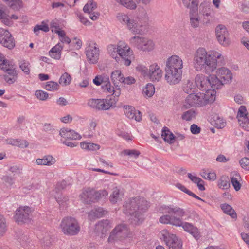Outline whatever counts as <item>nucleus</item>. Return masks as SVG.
<instances>
[{
    "instance_id": "1",
    "label": "nucleus",
    "mask_w": 249,
    "mask_h": 249,
    "mask_svg": "<svg viewBox=\"0 0 249 249\" xmlns=\"http://www.w3.org/2000/svg\"><path fill=\"white\" fill-rule=\"evenodd\" d=\"M158 211L163 214L159 218L160 223L175 227H181L196 240L200 238V233L196 227L190 223L183 221V218L186 220H189L190 218L187 211L183 208L174 205H162L160 206Z\"/></svg>"
},
{
    "instance_id": "2",
    "label": "nucleus",
    "mask_w": 249,
    "mask_h": 249,
    "mask_svg": "<svg viewBox=\"0 0 249 249\" xmlns=\"http://www.w3.org/2000/svg\"><path fill=\"white\" fill-rule=\"evenodd\" d=\"M193 63L196 71L209 74L215 71L218 65H224L225 58L218 52H207L205 48L199 47L194 53Z\"/></svg>"
},
{
    "instance_id": "3",
    "label": "nucleus",
    "mask_w": 249,
    "mask_h": 249,
    "mask_svg": "<svg viewBox=\"0 0 249 249\" xmlns=\"http://www.w3.org/2000/svg\"><path fill=\"white\" fill-rule=\"evenodd\" d=\"M117 18L133 35H143L148 31L149 17L145 10L139 11L131 17L120 13L117 14Z\"/></svg>"
},
{
    "instance_id": "4",
    "label": "nucleus",
    "mask_w": 249,
    "mask_h": 249,
    "mask_svg": "<svg viewBox=\"0 0 249 249\" xmlns=\"http://www.w3.org/2000/svg\"><path fill=\"white\" fill-rule=\"evenodd\" d=\"M149 207V203L144 198L132 197L124 202L122 212L129 217L131 223L139 225L143 220V214L146 212Z\"/></svg>"
},
{
    "instance_id": "5",
    "label": "nucleus",
    "mask_w": 249,
    "mask_h": 249,
    "mask_svg": "<svg viewBox=\"0 0 249 249\" xmlns=\"http://www.w3.org/2000/svg\"><path fill=\"white\" fill-rule=\"evenodd\" d=\"M107 50L109 55L116 61L121 59V62L126 66L131 64L134 58L132 50L123 41H119L117 44H110L107 46Z\"/></svg>"
},
{
    "instance_id": "6",
    "label": "nucleus",
    "mask_w": 249,
    "mask_h": 249,
    "mask_svg": "<svg viewBox=\"0 0 249 249\" xmlns=\"http://www.w3.org/2000/svg\"><path fill=\"white\" fill-rule=\"evenodd\" d=\"M211 10L207 3L200 4L199 13L197 10L191 9L189 12L190 24L194 29L200 27V24H208L210 22Z\"/></svg>"
},
{
    "instance_id": "7",
    "label": "nucleus",
    "mask_w": 249,
    "mask_h": 249,
    "mask_svg": "<svg viewBox=\"0 0 249 249\" xmlns=\"http://www.w3.org/2000/svg\"><path fill=\"white\" fill-rule=\"evenodd\" d=\"M213 91H208L205 93H198L196 94H190L185 99L184 106L186 108L192 107H201L213 102L215 97Z\"/></svg>"
},
{
    "instance_id": "8",
    "label": "nucleus",
    "mask_w": 249,
    "mask_h": 249,
    "mask_svg": "<svg viewBox=\"0 0 249 249\" xmlns=\"http://www.w3.org/2000/svg\"><path fill=\"white\" fill-rule=\"evenodd\" d=\"M132 236L133 233L130 231L128 226L124 223H121L116 225L112 230L107 242L112 244L126 238H132Z\"/></svg>"
},
{
    "instance_id": "9",
    "label": "nucleus",
    "mask_w": 249,
    "mask_h": 249,
    "mask_svg": "<svg viewBox=\"0 0 249 249\" xmlns=\"http://www.w3.org/2000/svg\"><path fill=\"white\" fill-rule=\"evenodd\" d=\"M60 228L65 235H75L80 231V227L78 220L74 217L67 216L62 218Z\"/></svg>"
},
{
    "instance_id": "10",
    "label": "nucleus",
    "mask_w": 249,
    "mask_h": 249,
    "mask_svg": "<svg viewBox=\"0 0 249 249\" xmlns=\"http://www.w3.org/2000/svg\"><path fill=\"white\" fill-rule=\"evenodd\" d=\"M136 69L144 77L149 78L153 82L159 81L162 76V70L156 63L150 65L148 68L142 65H139Z\"/></svg>"
},
{
    "instance_id": "11",
    "label": "nucleus",
    "mask_w": 249,
    "mask_h": 249,
    "mask_svg": "<svg viewBox=\"0 0 249 249\" xmlns=\"http://www.w3.org/2000/svg\"><path fill=\"white\" fill-rule=\"evenodd\" d=\"M129 43L132 46L142 52H150L154 49L155 44L150 39L135 36L129 39Z\"/></svg>"
},
{
    "instance_id": "12",
    "label": "nucleus",
    "mask_w": 249,
    "mask_h": 249,
    "mask_svg": "<svg viewBox=\"0 0 249 249\" xmlns=\"http://www.w3.org/2000/svg\"><path fill=\"white\" fill-rule=\"evenodd\" d=\"M117 100L114 97H107L106 99H90L88 102V105L92 108L98 110H107L116 107Z\"/></svg>"
},
{
    "instance_id": "13",
    "label": "nucleus",
    "mask_w": 249,
    "mask_h": 249,
    "mask_svg": "<svg viewBox=\"0 0 249 249\" xmlns=\"http://www.w3.org/2000/svg\"><path fill=\"white\" fill-rule=\"evenodd\" d=\"M161 233L166 245L170 249H181V240L175 234L170 233L167 230H162Z\"/></svg>"
},
{
    "instance_id": "14",
    "label": "nucleus",
    "mask_w": 249,
    "mask_h": 249,
    "mask_svg": "<svg viewBox=\"0 0 249 249\" xmlns=\"http://www.w3.org/2000/svg\"><path fill=\"white\" fill-rule=\"evenodd\" d=\"M33 211L31 208L27 206L19 207L15 211V220L18 223L28 221Z\"/></svg>"
},
{
    "instance_id": "15",
    "label": "nucleus",
    "mask_w": 249,
    "mask_h": 249,
    "mask_svg": "<svg viewBox=\"0 0 249 249\" xmlns=\"http://www.w3.org/2000/svg\"><path fill=\"white\" fill-rule=\"evenodd\" d=\"M216 38L219 43L222 45L227 47L230 44L229 34L224 25H218L215 28Z\"/></svg>"
},
{
    "instance_id": "16",
    "label": "nucleus",
    "mask_w": 249,
    "mask_h": 249,
    "mask_svg": "<svg viewBox=\"0 0 249 249\" xmlns=\"http://www.w3.org/2000/svg\"><path fill=\"white\" fill-rule=\"evenodd\" d=\"M183 62L182 58L177 55L169 57L166 60L165 68L183 72Z\"/></svg>"
},
{
    "instance_id": "17",
    "label": "nucleus",
    "mask_w": 249,
    "mask_h": 249,
    "mask_svg": "<svg viewBox=\"0 0 249 249\" xmlns=\"http://www.w3.org/2000/svg\"><path fill=\"white\" fill-rule=\"evenodd\" d=\"M164 78L167 83L170 85H175L181 80L182 72L165 68Z\"/></svg>"
},
{
    "instance_id": "18",
    "label": "nucleus",
    "mask_w": 249,
    "mask_h": 249,
    "mask_svg": "<svg viewBox=\"0 0 249 249\" xmlns=\"http://www.w3.org/2000/svg\"><path fill=\"white\" fill-rule=\"evenodd\" d=\"M111 227L108 220H102L98 221L95 225L93 232L96 236L101 238L105 237L108 230Z\"/></svg>"
},
{
    "instance_id": "19",
    "label": "nucleus",
    "mask_w": 249,
    "mask_h": 249,
    "mask_svg": "<svg viewBox=\"0 0 249 249\" xmlns=\"http://www.w3.org/2000/svg\"><path fill=\"white\" fill-rule=\"evenodd\" d=\"M0 43L10 49L15 46V42L8 30L0 28Z\"/></svg>"
},
{
    "instance_id": "20",
    "label": "nucleus",
    "mask_w": 249,
    "mask_h": 249,
    "mask_svg": "<svg viewBox=\"0 0 249 249\" xmlns=\"http://www.w3.org/2000/svg\"><path fill=\"white\" fill-rule=\"evenodd\" d=\"M88 60L91 63H96L99 57V49L95 44L89 45L86 50Z\"/></svg>"
},
{
    "instance_id": "21",
    "label": "nucleus",
    "mask_w": 249,
    "mask_h": 249,
    "mask_svg": "<svg viewBox=\"0 0 249 249\" xmlns=\"http://www.w3.org/2000/svg\"><path fill=\"white\" fill-rule=\"evenodd\" d=\"M97 8V4L93 0H89L83 8V11L85 13L89 14L90 18L93 21L98 19L100 13L94 11Z\"/></svg>"
},
{
    "instance_id": "22",
    "label": "nucleus",
    "mask_w": 249,
    "mask_h": 249,
    "mask_svg": "<svg viewBox=\"0 0 249 249\" xmlns=\"http://www.w3.org/2000/svg\"><path fill=\"white\" fill-rule=\"evenodd\" d=\"M52 195L55 197L60 209H64L69 204L70 201L69 197L60 193L57 188L52 191Z\"/></svg>"
},
{
    "instance_id": "23",
    "label": "nucleus",
    "mask_w": 249,
    "mask_h": 249,
    "mask_svg": "<svg viewBox=\"0 0 249 249\" xmlns=\"http://www.w3.org/2000/svg\"><path fill=\"white\" fill-rule=\"evenodd\" d=\"M195 82L197 87L202 90L206 92L212 91L210 89L209 76L206 77L202 74H197L195 78Z\"/></svg>"
},
{
    "instance_id": "24",
    "label": "nucleus",
    "mask_w": 249,
    "mask_h": 249,
    "mask_svg": "<svg viewBox=\"0 0 249 249\" xmlns=\"http://www.w3.org/2000/svg\"><path fill=\"white\" fill-rule=\"evenodd\" d=\"M215 75L220 79L224 84L231 82L232 79V74L231 71L225 67H221L216 71Z\"/></svg>"
},
{
    "instance_id": "25",
    "label": "nucleus",
    "mask_w": 249,
    "mask_h": 249,
    "mask_svg": "<svg viewBox=\"0 0 249 249\" xmlns=\"http://www.w3.org/2000/svg\"><path fill=\"white\" fill-rule=\"evenodd\" d=\"M124 112L126 116L130 119L139 122L142 120V114L140 111L137 110L131 106H124Z\"/></svg>"
},
{
    "instance_id": "26",
    "label": "nucleus",
    "mask_w": 249,
    "mask_h": 249,
    "mask_svg": "<svg viewBox=\"0 0 249 249\" xmlns=\"http://www.w3.org/2000/svg\"><path fill=\"white\" fill-rule=\"evenodd\" d=\"M95 190L87 188L83 191L79 197L82 202L89 204L95 200L94 197Z\"/></svg>"
},
{
    "instance_id": "27",
    "label": "nucleus",
    "mask_w": 249,
    "mask_h": 249,
    "mask_svg": "<svg viewBox=\"0 0 249 249\" xmlns=\"http://www.w3.org/2000/svg\"><path fill=\"white\" fill-rule=\"evenodd\" d=\"M106 85L102 86L103 91L106 93L111 94L117 97L121 94V88L119 85L114 84V86H111L110 82L108 80Z\"/></svg>"
},
{
    "instance_id": "28",
    "label": "nucleus",
    "mask_w": 249,
    "mask_h": 249,
    "mask_svg": "<svg viewBox=\"0 0 249 249\" xmlns=\"http://www.w3.org/2000/svg\"><path fill=\"white\" fill-rule=\"evenodd\" d=\"M3 71L7 72V73L4 75L3 78L8 84H13L17 81L18 74L15 69L11 68L9 66Z\"/></svg>"
},
{
    "instance_id": "29",
    "label": "nucleus",
    "mask_w": 249,
    "mask_h": 249,
    "mask_svg": "<svg viewBox=\"0 0 249 249\" xmlns=\"http://www.w3.org/2000/svg\"><path fill=\"white\" fill-rule=\"evenodd\" d=\"M107 213V211L101 207H96L91 210L88 213L89 220L94 221L97 218H101Z\"/></svg>"
},
{
    "instance_id": "30",
    "label": "nucleus",
    "mask_w": 249,
    "mask_h": 249,
    "mask_svg": "<svg viewBox=\"0 0 249 249\" xmlns=\"http://www.w3.org/2000/svg\"><path fill=\"white\" fill-rule=\"evenodd\" d=\"M123 191L117 187L112 189L111 194L109 196V201L112 204H116L118 202L121 201L124 197Z\"/></svg>"
},
{
    "instance_id": "31",
    "label": "nucleus",
    "mask_w": 249,
    "mask_h": 249,
    "mask_svg": "<svg viewBox=\"0 0 249 249\" xmlns=\"http://www.w3.org/2000/svg\"><path fill=\"white\" fill-rule=\"evenodd\" d=\"M18 18V17L14 14L9 17L4 11L0 9V21L5 25L12 26L13 25V22L10 19L17 20Z\"/></svg>"
},
{
    "instance_id": "32",
    "label": "nucleus",
    "mask_w": 249,
    "mask_h": 249,
    "mask_svg": "<svg viewBox=\"0 0 249 249\" xmlns=\"http://www.w3.org/2000/svg\"><path fill=\"white\" fill-rule=\"evenodd\" d=\"M60 135L64 138L72 140L80 139L81 136L77 132L68 128H62L59 132Z\"/></svg>"
},
{
    "instance_id": "33",
    "label": "nucleus",
    "mask_w": 249,
    "mask_h": 249,
    "mask_svg": "<svg viewBox=\"0 0 249 249\" xmlns=\"http://www.w3.org/2000/svg\"><path fill=\"white\" fill-rule=\"evenodd\" d=\"M210 81V89L213 90L221 89L224 85L221 81V80L217 77L215 74H212L209 76Z\"/></svg>"
},
{
    "instance_id": "34",
    "label": "nucleus",
    "mask_w": 249,
    "mask_h": 249,
    "mask_svg": "<svg viewBox=\"0 0 249 249\" xmlns=\"http://www.w3.org/2000/svg\"><path fill=\"white\" fill-rule=\"evenodd\" d=\"M56 162L55 159L51 155L44 156L42 158H38L36 163L37 165L51 166Z\"/></svg>"
},
{
    "instance_id": "35",
    "label": "nucleus",
    "mask_w": 249,
    "mask_h": 249,
    "mask_svg": "<svg viewBox=\"0 0 249 249\" xmlns=\"http://www.w3.org/2000/svg\"><path fill=\"white\" fill-rule=\"evenodd\" d=\"M231 182L234 189L238 191L240 190L241 184V178L240 174L236 172H232L230 175Z\"/></svg>"
},
{
    "instance_id": "36",
    "label": "nucleus",
    "mask_w": 249,
    "mask_h": 249,
    "mask_svg": "<svg viewBox=\"0 0 249 249\" xmlns=\"http://www.w3.org/2000/svg\"><path fill=\"white\" fill-rule=\"evenodd\" d=\"M63 48V46L60 43H58L49 51V55L53 59L57 60L60 59Z\"/></svg>"
},
{
    "instance_id": "37",
    "label": "nucleus",
    "mask_w": 249,
    "mask_h": 249,
    "mask_svg": "<svg viewBox=\"0 0 249 249\" xmlns=\"http://www.w3.org/2000/svg\"><path fill=\"white\" fill-rule=\"evenodd\" d=\"M110 79L113 84L119 85L120 83H123L124 76L120 71L115 70L111 72Z\"/></svg>"
},
{
    "instance_id": "38",
    "label": "nucleus",
    "mask_w": 249,
    "mask_h": 249,
    "mask_svg": "<svg viewBox=\"0 0 249 249\" xmlns=\"http://www.w3.org/2000/svg\"><path fill=\"white\" fill-rule=\"evenodd\" d=\"M213 125L218 128H223L226 125V122L222 118L217 114H214L211 119Z\"/></svg>"
},
{
    "instance_id": "39",
    "label": "nucleus",
    "mask_w": 249,
    "mask_h": 249,
    "mask_svg": "<svg viewBox=\"0 0 249 249\" xmlns=\"http://www.w3.org/2000/svg\"><path fill=\"white\" fill-rule=\"evenodd\" d=\"M217 186L223 190H228L230 187V183L228 177L222 176L217 181Z\"/></svg>"
},
{
    "instance_id": "40",
    "label": "nucleus",
    "mask_w": 249,
    "mask_h": 249,
    "mask_svg": "<svg viewBox=\"0 0 249 249\" xmlns=\"http://www.w3.org/2000/svg\"><path fill=\"white\" fill-rule=\"evenodd\" d=\"M80 145L82 149L87 151H97L100 148V146L99 144L92 142H83L80 143Z\"/></svg>"
},
{
    "instance_id": "41",
    "label": "nucleus",
    "mask_w": 249,
    "mask_h": 249,
    "mask_svg": "<svg viewBox=\"0 0 249 249\" xmlns=\"http://www.w3.org/2000/svg\"><path fill=\"white\" fill-rule=\"evenodd\" d=\"M161 137L165 142L170 144H172L174 142L175 136L169 130L167 129L166 128H164L162 130Z\"/></svg>"
},
{
    "instance_id": "42",
    "label": "nucleus",
    "mask_w": 249,
    "mask_h": 249,
    "mask_svg": "<svg viewBox=\"0 0 249 249\" xmlns=\"http://www.w3.org/2000/svg\"><path fill=\"white\" fill-rule=\"evenodd\" d=\"M119 5L130 10H134L137 7L136 3L132 0H115Z\"/></svg>"
},
{
    "instance_id": "43",
    "label": "nucleus",
    "mask_w": 249,
    "mask_h": 249,
    "mask_svg": "<svg viewBox=\"0 0 249 249\" xmlns=\"http://www.w3.org/2000/svg\"><path fill=\"white\" fill-rule=\"evenodd\" d=\"M221 208L224 213L230 215L232 218L236 219L237 218L236 212L230 205L226 203L223 204L221 205Z\"/></svg>"
},
{
    "instance_id": "44",
    "label": "nucleus",
    "mask_w": 249,
    "mask_h": 249,
    "mask_svg": "<svg viewBox=\"0 0 249 249\" xmlns=\"http://www.w3.org/2000/svg\"><path fill=\"white\" fill-rule=\"evenodd\" d=\"M142 93L145 97L149 98L152 97L155 93V87L152 84H147L142 90Z\"/></svg>"
},
{
    "instance_id": "45",
    "label": "nucleus",
    "mask_w": 249,
    "mask_h": 249,
    "mask_svg": "<svg viewBox=\"0 0 249 249\" xmlns=\"http://www.w3.org/2000/svg\"><path fill=\"white\" fill-rule=\"evenodd\" d=\"M71 81V77L68 72H64L59 79V83L62 86H67L70 84Z\"/></svg>"
},
{
    "instance_id": "46",
    "label": "nucleus",
    "mask_w": 249,
    "mask_h": 249,
    "mask_svg": "<svg viewBox=\"0 0 249 249\" xmlns=\"http://www.w3.org/2000/svg\"><path fill=\"white\" fill-rule=\"evenodd\" d=\"M6 4L12 9L17 11L19 10L22 7L21 0H8Z\"/></svg>"
},
{
    "instance_id": "47",
    "label": "nucleus",
    "mask_w": 249,
    "mask_h": 249,
    "mask_svg": "<svg viewBox=\"0 0 249 249\" xmlns=\"http://www.w3.org/2000/svg\"><path fill=\"white\" fill-rule=\"evenodd\" d=\"M195 88V85L194 84L193 82L190 80H187L184 84L183 89L185 92L190 95V94H192V93L194 92Z\"/></svg>"
},
{
    "instance_id": "48",
    "label": "nucleus",
    "mask_w": 249,
    "mask_h": 249,
    "mask_svg": "<svg viewBox=\"0 0 249 249\" xmlns=\"http://www.w3.org/2000/svg\"><path fill=\"white\" fill-rule=\"evenodd\" d=\"M45 89L48 91H54L59 89V85L57 82L49 81L46 83Z\"/></svg>"
},
{
    "instance_id": "49",
    "label": "nucleus",
    "mask_w": 249,
    "mask_h": 249,
    "mask_svg": "<svg viewBox=\"0 0 249 249\" xmlns=\"http://www.w3.org/2000/svg\"><path fill=\"white\" fill-rule=\"evenodd\" d=\"M196 112L194 110L191 109L184 112L181 116V118L183 120L187 121H190L194 119L196 117Z\"/></svg>"
},
{
    "instance_id": "50",
    "label": "nucleus",
    "mask_w": 249,
    "mask_h": 249,
    "mask_svg": "<svg viewBox=\"0 0 249 249\" xmlns=\"http://www.w3.org/2000/svg\"><path fill=\"white\" fill-rule=\"evenodd\" d=\"M7 231V223L5 218L0 214V237L3 236Z\"/></svg>"
},
{
    "instance_id": "51",
    "label": "nucleus",
    "mask_w": 249,
    "mask_h": 249,
    "mask_svg": "<svg viewBox=\"0 0 249 249\" xmlns=\"http://www.w3.org/2000/svg\"><path fill=\"white\" fill-rule=\"evenodd\" d=\"M108 80V77L104 74L97 75L93 80V83L96 86H100L102 83L106 82Z\"/></svg>"
},
{
    "instance_id": "52",
    "label": "nucleus",
    "mask_w": 249,
    "mask_h": 249,
    "mask_svg": "<svg viewBox=\"0 0 249 249\" xmlns=\"http://www.w3.org/2000/svg\"><path fill=\"white\" fill-rule=\"evenodd\" d=\"M19 68L27 75L30 72V63L25 60H22L19 63Z\"/></svg>"
},
{
    "instance_id": "53",
    "label": "nucleus",
    "mask_w": 249,
    "mask_h": 249,
    "mask_svg": "<svg viewBox=\"0 0 249 249\" xmlns=\"http://www.w3.org/2000/svg\"><path fill=\"white\" fill-rule=\"evenodd\" d=\"M238 122L239 125L245 130L249 131V120L248 117H243L239 118Z\"/></svg>"
},
{
    "instance_id": "54",
    "label": "nucleus",
    "mask_w": 249,
    "mask_h": 249,
    "mask_svg": "<svg viewBox=\"0 0 249 249\" xmlns=\"http://www.w3.org/2000/svg\"><path fill=\"white\" fill-rule=\"evenodd\" d=\"M122 154L129 156L131 158H137L140 154V152L136 150L126 149L122 151Z\"/></svg>"
},
{
    "instance_id": "55",
    "label": "nucleus",
    "mask_w": 249,
    "mask_h": 249,
    "mask_svg": "<svg viewBox=\"0 0 249 249\" xmlns=\"http://www.w3.org/2000/svg\"><path fill=\"white\" fill-rule=\"evenodd\" d=\"M184 5L187 7L193 8L196 7L198 4V0H182Z\"/></svg>"
},
{
    "instance_id": "56",
    "label": "nucleus",
    "mask_w": 249,
    "mask_h": 249,
    "mask_svg": "<svg viewBox=\"0 0 249 249\" xmlns=\"http://www.w3.org/2000/svg\"><path fill=\"white\" fill-rule=\"evenodd\" d=\"M39 30H42L46 32L49 31V28L46 24H45L44 22H42L41 24L37 25L35 26L34 28V32L36 35H38V32H39Z\"/></svg>"
},
{
    "instance_id": "57",
    "label": "nucleus",
    "mask_w": 249,
    "mask_h": 249,
    "mask_svg": "<svg viewBox=\"0 0 249 249\" xmlns=\"http://www.w3.org/2000/svg\"><path fill=\"white\" fill-rule=\"evenodd\" d=\"M77 17L79 19L80 22L86 26H90L92 25V23L90 22L88 19L84 17L82 14L79 13H76Z\"/></svg>"
},
{
    "instance_id": "58",
    "label": "nucleus",
    "mask_w": 249,
    "mask_h": 249,
    "mask_svg": "<svg viewBox=\"0 0 249 249\" xmlns=\"http://www.w3.org/2000/svg\"><path fill=\"white\" fill-rule=\"evenodd\" d=\"M108 194L107 191L105 189L100 190L98 191L95 190L94 197L95 200L97 201L103 197L107 196Z\"/></svg>"
},
{
    "instance_id": "59",
    "label": "nucleus",
    "mask_w": 249,
    "mask_h": 249,
    "mask_svg": "<svg viewBox=\"0 0 249 249\" xmlns=\"http://www.w3.org/2000/svg\"><path fill=\"white\" fill-rule=\"evenodd\" d=\"M10 65L8 61L5 59L3 54L0 53V69L2 70L9 67Z\"/></svg>"
},
{
    "instance_id": "60",
    "label": "nucleus",
    "mask_w": 249,
    "mask_h": 249,
    "mask_svg": "<svg viewBox=\"0 0 249 249\" xmlns=\"http://www.w3.org/2000/svg\"><path fill=\"white\" fill-rule=\"evenodd\" d=\"M35 95L40 100H45L49 97L48 94L43 90H37L36 92Z\"/></svg>"
},
{
    "instance_id": "61",
    "label": "nucleus",
    "mask_w": 249,
    "mask_h": 249,
    "mask_svg": "<svg viewBox=\"0 0 249 249\" xmlns=\"http://www.w3.org/2000/svg\"><path fill=\"white\" fill-rule=\"evenodd\" d=\"M247 115L248 113L246 107L244 106H241L238 110L237 118L239 119L243 117H248Z\"/></svg>"
},
{
    "instance_id": "62",
    "label": "nucleus",
    "mask_w": 249,
    "mask_h": 249,
    "mask_svg": "<svg viewBox=\"0 0 249 249\" xmlns=\"http://www.w3.org/2000/svg\"><path fill=\"white\" fill-rule=\"evenodd\" d=\"M9 171L14 176L16 174H20L22 171V169L18 165H13L9 167Z\"/></svg>"
},
{
    "instance_id": "63",
    "label": "nucleus",
    "mask_w": 249,
    "mask_h": 249,
    "mask_svg": "<svg viewBox=\"0 0 249 249\" xmlns=\"http://www.w3.org/2000/svg\"><path fill=\"white\" fill-rule=\"evenodd\" d=\"M2 180L4 181V182L10 185L11 186L14 183V178L10 175H6L3 176L2 177Z\"/></svg>"
},
{
    "instance_id": "64",
    "label": "nucleus",
    "mask_w": 249,
    "mask_h": 249,
    "mask_svg": "<svg viewBox=\"0 0 249 249\" xmlns=\"http://www.w3.org/2000/svg\"><path fill=\"white\" fill-rule=\"evenodd\" d=\"M240 164L242 167L246 170H249V159L248 158H242L240 160Z\"/></svg>"
}]
</instances>
